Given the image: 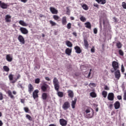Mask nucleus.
Returning <instances> with one entry per match:
<instances>
[{
    "instance_id": "nucleus-1",
    "label": "nucleus",
    "mask_w": 126,
    "mask_h": 126,
    "mask_svg": "<svg viewBox=\"0 0 126 126\" xmlns=\"http://www.w3.org/2000/svg\"><path fill=\"white\" fill-rule=\"evenodd\" d=\"M84 114L87 119H91L94 116V110L90 108H88L86 109Z\"/></svg>"
},
{
    "instance_id": "nucleus-2",
    "label": "nucleus",
    "mask_w": 126,
    "mask_h": 126,
    "mask_svg": "<svg viewBox=\"0 0 126 126\" xmlns=\"http://www.w3.org/2000/svg\"><path fill=\"white\" fill-rule=\"evenodd\" d=\"M112 66L113 68L110 69L111 72L114 73L116 70H118L119 68V63L116 61H113L112 63Z\"/></svg>"
},
{
    "instance_id": "nucleus-3",
    "label": "nucleus",
    "mask_w": 126,
    "mask_h": 126,
    "mask_svg": "<svg viewBox=\"0 0 126 126\" xmlns=\"http://www.w3.org/2000/svg\"><path fill=\"white\" fill-rule=\"evenodd\" d=\"M53 84L54 85L55 89L56 91H59L60 89V84L59 82V80L55 77L53 79Z\"/></svg>"
},
{
    "instance_id": "nucleus-4",
    "label": "nucleus",
    "mask_w": 126,
    "mask_h": 126,
    "mask_svg": "<svg viewBox=\"0 0 126 126\" xmlns=\"http://www.w3.org/2000/svg\"><path fill=\"white\" fill-rule=\"evenodd\" d=\"M41 89L42 92H47L48 89H50V86L47 84H43L41 87Z\"/></svg>"
},
{
    "instance_id": "nucleus-5",
    "label": "nucleus",
    "mask_w": 126,
    "mask_h": 126,
    "mask_svg": "<svg viewBox=\"0 0 126 126\" xmlns=\"http://www.w3.org/2000/svg\"><path fill=\"white\" fill-rule=\"evenodd\" d=\"M62 107L63 110H67V109L70 107V104L68 101H65Z\"/></svg>"
},
{
    "instance_id": "nucleus-6",
    "label": "nucleus",
    "mask_w": 126,
    "mask_h": 126,
    "mask_svg": "<svg viewBox=\"0 0 126 126\" xmlns=\"http://www.w3.org/2000/svg\"><path fill=\"white\" fill-rule=\"evenodd\" d=\"M0 7L2 8V9H6L8 7L7 4L2 2V1L0 0Z\"/></svg>"
},
{
    "instance_id": "nucleus-7",
    "label": "nucleus",
    "mask_w": 126,
    "mask_h": 126,
    "mask_svg": "<svg viewBox=\"0 0 126 126\" xmlns=\"http://www.w3.org/2000/svg\"><path fill=\"white\" fill-rule=\"evenodd\" d=\"M18 40L23 45H24V44H25V39H24V37H23V36L19 35L18 37Z\"/></svg>"
},
{
    "instance_id": "nucleus-8",
    "label": "nucleus",
    "mask_w": 126,
    "mask_h": 126,
    "mask_svg": "<svg viewBox=\"0 0 126 126\" xmlns=\"http://www.w3.org/2000/svg\"><path fill=\"white\" fill-rule=\"evenodd\" d=\"M60 124L62 126H66L67 121L63 119H60Z\"/></svg>"
},
{
    "instance_id": "nucleus-9",
    "label": "nucleus",
    "mask_w": 126,
    "mask_h": 126,
    "mask_svg": "<svg viewBox=\"0 0 126 126\" xmlns=\"http://www.w3.org/2000/svg\"><path fill=\"white\" fill-rule=\"evenodd\" d=\"M20 31L21 32V33H22V34H24V35H26L29 33L28 30H27L26 28L23 27L20 28Z\"/></svg>"
},
{
    "instance_id": "nucleus-10",
    "label": "nucleus",
    "mask_w": 126,
    "mask_h": 126,
    "mask_svg": "<svg viewBox=\"0 0 126 126\" xmlns=\"http://www.w3.org/2000/svg\"><path fill=\"white\" fill-rule=\"evenodd\" d=\"M114 93H110L108 94L107 99L109 100V101H114Z\"/></svg>"
},
{
    "instance_id": "nucleus-11",
    "label": "nucleus",
    "mask_w": 126,
    "mask_h": 126,
    "mask_svg": "<svg viewBox=\"0 0 126 126\" xmlns=\"http://www.w3.org/2000/svg\"><path fill=\"white\" fill-rule=\"evenodd\" d=\"M38 93H39V90H35L32 93V97L33 99H36V98H38L39 95H38Z\"/></svg>"
},
{
    "instance_id": "nucleus-12",
    "label": "nucleus",
    "mask_w": 126,
    "mask_h": 126,
    "mask_svg": "<svg viewBox=\"0 0 126 126\" xmlns=\"http://www.w3.org/2000/svg\"><path fill=\"white\" fill-rule=\"evenodd\" d=\"M28 91L29 93L31 94V93H32L33 91H34V87H33V85L31 84H29L28 86Z\"/></svg>"
},
{
    "instance_id": "nucleus-13",
    "label": "nucleus",
    "mask_w": 126,
    "mask_h": 126,
    "mask_svg": "<svg viewBox=\"0 0 126 126\" xmlns=\"http://www.w3.org/2000/svg\"><path fill=\"white\" fill-rule=\"evenodd\" d=\"M50 10L52 14H58V11L55 7H50Z\"/></svg>"
},
{
    "instance_id": "nucleus-14",
    "label": "nucleus",
    "mask_w": 126,
    "mask_h": 126,
    "mask_svg": "<svg viewBox=\"0 0 126 126\" xmlns=\"http://www.w3.org/2000/svg\"><path fill=\"white\" fill-rule=\"evenodd\" d=\"M115 78H117V79H120L121 77V72L120 71V70H117L115 72Z\"/></svg>"
},
{
    "instance_id": "nucleus-15",
    "label": "nucleus",
    "mask_w": 126,
    "mask_h": 126,
    "mask_svg": "<svg viewBox=\"0 0 126 126\" xmlns=\"http://www.w3.org/2000/svg\"><path fill=\"white\" fill-rule=\"evenodd\" d=\"M5 22L7 23H9L11 22V16L9 15H6L5 17Z\"/></svg>"
},
{
    "instance_id": "nucleus-16",
    "label": "nucleus",
    "mask_w": 126,
    "mask_h": 126,
    "mask_svg": "<svg viewBox=\"0 0 126 126\" xmlns=\"http://www.w3.org/2000/svg\"><path fill=\"white\" fill-rule=\"evenodd\" d=\"M114 105L115 110H118V109H120V108H121V103H120V101H116Z\"/></svg>"
},
{
    "instance_id": "nucleus-17",
    "label": "nucleus",
    "mask_w": 126,
    "mask_h": 126,
    "mask_svg": "<svg viewBox=\"0 0 126 126\" xmlns=\"http://www.w3.org/2000/svg\"><path fill=\"white\" fill-rule=\"evenodd\" d=\"M74 50L75 51V53L77 54H81L82 52V50L80 48V47L78 46H76L74 47Z\"/></svg>"
},
{
    "instance_id": "nucleus-18",
    "label": "nucleus",
    "mask_w": 126,
    "mask_h": 126,
    "mask_svg": "<svg viewBox=\"0 0 126 126\" xmlns=\"http://www.w3.org/2000/svg\"><path fill=\"white\" fill-rule=\"evenodd\" d=\"M77 101V98L76 97H75L74 98L73 100H72L71 106L72 108V109H74L75 108V105L76 104V102Z\"/></svg>"
},
{
    "instance_id": "nucleus-19",
    "label": "nucleus",
    "mask_w": 126,
    "mask_h": 126,
    "mask_svg": "<svg viewBox=\"0 0 126 126\" xmlns=\"http://www.w3.org/2000/svg\"><path fill=\"white\" fill-rule=\"evenodd\" d=\"M68 93V96L69 97V98H73L74 96V94L73 93V92L71 90H68L67 91Z\"/></svg>"
},
{
    "instance_id": "nucleus-20",
    "label": "nucleus",
    "mask_w": 126,
    "mask_h": 126,
    "mask_svg": "<svg viewBox=\"0 0 126 126\" xmlns=\"http://www.w3.org/2000/svg\"><path fill=\"white\" fill-rule=\"evenodd\" d=\"M62 23L63 25H66L67 23V21H66V16H63L62 19Z\"/></svg>"
},
{
    "instance_id": "nucleus-21",
    "label": "nucleus",
    "mask_w": 126,
    "mask_h": 126,
    "mask_svg": "<svg viewBox=\"0 0 126 126\" xmlns=\"http://www.w3.org/2000/svg\"><path fill=\"white\" fill-rule=\"evenodd\" d=\"M53 18L54 19V20L57 21V22H59V21H61V17L57 15H54L53 16Z\"/></svg>"
},
{
    "instance_id": "nucleus-22",
    "label": "nucleus",
    "mask_w": 126,
    "mask_h": 126,
    "mask_svg": "<svg viewBox=\"0 0 126 126\" xmlns=\"http://www.w3.org/2000/svg\"><path fill=\"white\" fill-rule=\"evenodd\" d=\"M6 60L9 63L12 62V57H10V54H8L6 56Z\"/></svg>"
},
{
    "instance_id": "nucleus-23",
    "label": "nucleus",
    "mask_w": 126,
    "mask_h": 126,
    "mask_svg": "<svg viewBox=\"0 0 126 126\" xmlns=\"http://www.w3.org/2000/svg\"><path fill=\"white\" fill-rule=\"evenodd\" d=\"M41 97L43 100H47V98H48V94L46 93H43Z\"/></svg>"
},
{
    "instance_id": "nucleus-24",
    "label": "nucleus",
    "mask_w": 126,
    "mask_h": 126,
    "mask_svg": "<svg viewBox=\"0 0 126 126\" xmlns=\"http://www.w3.org/2000/svg\"><path fill=\"white\" fill-rule=\"evenodd\" d=\"M71 49H69V48H66L65 51V53L66 55H67L68 56H70L71 54Z\"/></svg>"
},
{
    "instance_id": "nucleus-25",
    "label": "nucleus",
    "mask_w": 126,
    "mask_h": 126,
    "mask_svg": "<svg viewBox=\"0 0 126 126\" xmlns=\"http://www.w3.org/2000/svg\"><path fill=\"white\" fill-rule=\"evenodd\" d=\"M97 1V3L99 4H105L106 3V0H95Z\"/></svg>"
},
{
    "instance_id": "nucleus-26",
    "label": "nucleus",
    "mask_w": 126,
    "mask_h": 126,
    "mask_svg": "<svg viewBox=\"0 0 126 126\" xmlns=\"http://www.w3.org/2000/svg\"><path fill=\"white\" fill-rule=\"evenodd\" d=\"M16 78L15 79V80L12 81V83H15L18 79H20V77H21V75L19 74H17L16 75Z\"/></svg>"
},
{
    "instance_id": "nucleus-27",
    "label": "nucleus",
    "mask_w": 126,
    "mask_h": 126,
    "mask_svg": "<svg viewBox=\"0 0 126 126\" xmlns=\"http://www.w3.org/2000/svg\"><path fill=\"white\" fill-rule=\"evenodd\" d=\"M85 27L88 29H91V24L89 22L85 23Z\"/></svg>"
},
{
    "instance_id": "nucleus-28",
    "label": "nucleus",
    "mask_w": 126,
    "mask_h": 126,
    "mask_svg": "<svg viewBox=\"0 0 126 126\" xmlns=\"http://www.w3.org/2000/svg\"><path fill=\"white\" fill-rule=\"evenodd\" d=\"M19 24H20V25H22V26H24V27L28 26V24H27L26 23H25V22L22 20H20L19 22Z\"/></svg>"
},
{
    "instance_id": "nucleus-29",
    "label": "nucleus",
    "mask_w": 126,
    "mask_h": 126,
    "mask_svg": "<svg viewBox=\"0 0 126 126\" xmlns=\"http://www.w3.org/2000/svg\"><path fill=\"white\" fill-rule=\"evenodd\" d=\"M84 46L86 49H88L89 47V44H88V41H87V39H85L84 40Z\"/></svg>"
},
{
    "instance_id": "nucleus-30",
    "label": "nucleus",
    "mask_w": 126,
    "mask_h": 126,
    "mask_svg": "<svg viewBox=\"0 0 126 126\" xmlns=\"http://www.w3.org/2000/svg\"><path fill=\"white\" fill-rule=\"evenodd\" d=\"M8 96L11 98V99H14V96L12 95V93H11V91H8L7 92Z\"/></svg>"
},
{
    "instance_id": "nucleus-31",
    "label": "nucleus",
    "mask_w": 126,
    "mask_h": 126,
    "mask_svg": "<svg viewBox=\"0 0 126 126\" xmlns=\"http://www.w3.org/2000/svg\"><path fill=\"white\" fill-rule=\"evenodd\" d=\"M65 44L66 46H67V47H69V48H71V47H72V43L68 40L66 41Z\"/></svg>"
},
{
    "instance_id": "nucleus-32",
    "label": "nucleus",
    "mask_w": 126,
    "mask_h": 126,
    "mask_svg": "<svg viewBox=\"0 0 126 126\" xmlns=\"http://www.w3.org/2000/svg\"><path fill=\"white\" fill-rule=\"evenodd\" d=\"M57 94L59 96V97H60V98H63V93L62 92H57Z\"/></svg>"
},
{
    "instance_id": "nucleus-33",
    "label": "nucleus",
    "mask_w": 126,
    "mask_h": 126,
    "mask_svg": "<svg viewBox=\"0 0 126 126\" xmlns=\"http://www.w3.org/2000/svg\"><path fill=\"white\" fill-rule=\"evenodd\" d=\"M82 7L85 10H88V9L89 8L88 7V6L86 4H84L82 5Z\"/></svg>"
},
{
    "instance_id": "nucleus-34",
    "label": "nucleus",
    "mask_w": 126,
    "mask_h": 126,
    "mask_svg": "<svg viewBox=\"0 0 126 126\" xmlns=\"http://www.w3.org/2000/svg\"><path fill=\"white\" fill-rule=\"evenodd\" d=\"M3 69H4V71H6V72H8V71H9V68L6 65L3 66Z\"/></svg>"
},
{
    "instance_id": "nucleus-35",
    "label": "nucleus",
    "mask_w": 126,
    "mask_h": 126,
    "mask_svg": "<svg viewBox=\"0 0 126 126\" xmlns=\"http://www.w3.org/2000/svg\"><path fill=\"white\" fill-rule=\"evenodd\" d=\"M90 96L92 97V98H96V97H97V94L94 92H92L90 93Z\"/></svg>"
},
{
    "instance_id": "nucleus-36",
    "label": "nucleus",
    "mask_w": 126,
    "mask_h": 126,
    "mask_svg": "<svg viewBox=\"0 0 126 126\" xmlns=\"http://www.w3.org/2000/svg\"><path fill=\"white\" fill-rule=\"evenodd\" d=\"M107 94H108V93L105 91H103L102 92V95L104 97V98H106V97H107Z\"/></svg>"
},
{
    "instance_id": "nucleus-37",
    "label": "nucleus",
    "mask_w": 126,
    "mask_h": 126,
    "mask_svg": "<svg viewBox=\"0 0 126 126\" xmlns=\"http://www.w3.org/2000/svg\"><path fill=\"white\" fill-rule=\"evenodd\" d=\"M80 20H81L82 22H85V21H86V18L85 17L82 16L80 18Z\"/></svg>"
},
{
    "instance_id": "nucleus-38",
    "label": "nucleus",
    "mask_w": 126,
    "mask_h": 126,
    "mask_svg": "<svg viewBox=\"0 0 126 126\" xmlns=\"http://www.w3.org/2000/svg\"><path fill=\"white\" fill-rule=\"evenodd\" d=\"M50 22V24H51V26H56V25H57V23H56V22L52 21V20H50L49 21Z\"/></svg>"
},
{
    "instance_id": "nucleus-39",
    "label": "nucleus",
    "mask_w": 126,
    "mask_h": 126,
    "mask_svg": "<svg viewBox=\"0 0 126 126\" xmlns=\"http://www.w3.org/2000/svg\"><path fill=\"white\" fill-rule=\"evenodd\" d=\"M8 77L10 81H12L13 80V75H12V74H10Z\"/></svg>"
},
{
    "instance_id": "nucleus-40",
    "label": "nucleus",
    "mask_w": 126,
    "mask_h": 126,
    "mask_svg": "<svg viewBox=\"0 0 126 126\" xmlns=\"http://www.w3.org/2000/svg\"><path fill=\"white\" fill-rule=\"evenodd\" d=\"M40 79L39 78L35 79L34 80V83H35V84H39V83H40Z\"/></svg>"
},
{
    "instance_id": "nucleus-41",
    "label": "nucleus",
    "mask_w": 126,
    "mask_h": 126,
    "mask_svg": "<svg viewBox=\"0 0 126 126\" xmlns=\"http://www.w3.org/2000/svg\"><path fill=\"white\" fill-rule=\"evenodd\" d=\"M116 46L118 49H121L122 48V43L119 42L116 44Z\"/></svg>"
},
{
    "instance_id": "nucleus-42",
    "label": "nucleus",
    "mask_w": 126,
    "mask_h": 126,
    "mask_svg": "<svg viewBox=\"0 0 126 126\" xmlns=\"http://www.w3.org/2000/svg\"><path fill=\"white\" fill-rule=\"evenodd\" d=\"M26 118H27V119H28V120H29L31 122H32V117H31L30 115H29V114H27L26 116Z\"/></svg>"
},
{
    "instance_id": "nucleus-43",
    "label": "nucleus",
    "mask_w": 126,
    "mask_h": 126,
    "mask_svg": "<svg viewBox=\"0 0 126 126\" xmlns=\"http://www.w3.org/2000/svg\"><path fill=\"white\" fill-rule=\"evenodd\" d=\"M122 7L124 9H126V2H122Z\"/></svg>"
},
{
    "instance_id": "nucleus-44",
    "label": "nucleus",
    "mask_w": 126,
    "mask_h": 126,
    "mask_svg": "<svg viewBox=\"0 0 126 126\" xmlns=\"http://www.w3.org/2000/svg\"><path fill=\"white\" fill-rule=\"evenodd\" d=\"M119 54L120 55V56H124V51L121 49H120L119 50Z\"/></svg>"
},
{
    "instance_id": "nucleus-45",
    "label": "nucleus",
    "mask_w": 126,
    "mask_h": 126,
    "mask_svg": "<svg viewBox=\"0 0 126 126\" xmlns=\"http://www.w3.org/2000/svg\"><path fill=\"white\" fill-rule=\"evenodd\" d=\"M67 29H70L71 28V23H69L67 24Z\"/></svg>"
},
{
    "instance_id": "nucleus-46",
    "label": "nucleus",
    "mask_w": 126,
    "mask_h": 126,
    "mask_svg": "<svg viewBox=\"0 0 126 126\" xmlns=\"http://www.w3.org/2000/svg\"><path fill=\"white\" fill-rule=\"evenodd\" d=\"M91 71H92V69H90L88 75L87 76H86L87 78H89L90 77V76L91 75Z\"/></svg>"
},
{
    "instance_id": "nucleus-47",
    "label": "nucleus",
    "mask_w": 126,
    "mask_h": 126,
    "mask_svg": "<svg viewBox=\"0 0 126 126\" xmlns=\"http://www.w3.org/2000/svg\"><path fill=\"white\" fill-rule=\"evenodd\" d=\"M24 110L26 113L29 112V108L28 107H24Z\"/></svg>"
},
{
    "instance_id": "nucleus-48",
    "label": "nucleus",
    "mask_w": 126,
    "mask_h": 126,
    "mask_svg": "<svg viewBox=\"0 0 126 126\" xmlns=\"http://www.w3.org/2000/svg\"><path fill=\"white\" fill-rule=\"evenodd\" d=\"M121 71L122 72H125V67H124V64L121 65Z\"/></svg>"
},
{
    "instance_id": "nucleus-49",
    "label": "nucleus",
    "mask_w": 126,
    "mask_h": 126,
    "mask_svg": "<svg viewBox=\"0 0 126 126\" xmlns=\"http://www.w3.org/2000/svg\"><path fill=\"white\" fill-rule=\"evenodd\" d=\"M104 90L108 91L110 90V89L109 88V87L107 85H105L104 87Z\"/></svg>"
},
{
    "instance_id": "nucleus-50",
    "label": "nucleus",
    "mask_w": 126,
    "mask_h": 126,
    "mask_svg": "<svg viewBox=\"0 0 126 126\" xmlns=\"http://www.w3.org/2000/svg\"><path fill=\"white\" fill-rule=\"evenodd\" d=\"M94 34H97L98 33V30H97V28H94Z\"/></svg>"
},
{
    "instance_id": "nucleus-51",
    "label": "nucleus",
    "mask_w": 126,
    "mask_h": 126,
    "mask_svg": "<svg viewBox=\"0 0 126 126\" xmlns=\"http://www.w3.org/2000/svg\"><path fill=\"white\" fill-rule=\"evenodd\" d=\"M0 100H3V95L1 93H0Z\"/></svg>"
},
{
    "instance_id": "nucleus-52",
    "label": "nucleus",
    "mask_w": 126,
    "mask_h": 126,
    "mask_svg": "<svg viewBox=\"0 0 126 126\" xmlns=\"http://www.w3.org/2000/svg\"><path fill=\"white\" fill-rule=\"evenodd\" d=\"M91 52L92 53H95V48L93 47V48L91 49Z\"/></svg>"
},
{
    "instance_id": "nucleus-53",
    "label": "nucleus",
    "mask_w": 126,
    "mask_h": 126,
    "mask_svg": "<svg viewBox=\"0 0 126 126\" xmlns=\"http://www.w3.org/2000/svg\"><path fill=\"white\" fill-rule=\"evenodd\" d=\"M94 7H97V8H99V4H98L97 3H94Z\"/></svg>"
},
{
    "instance_id": "nucleus-54",
    "label": "nucleus",
    "mask_w": 126,
    "mask_h": 126,
    "mask_svg": "<svg viewBox=\"0 0 126 126\" xmlns=\"http://www.w3.org/2000/svg\"><path fill=\"white\" fill-rule=\"evenodd\" d=\"M124 100L126 101V91H125L124 95Z\"/></svg>"
},
{
    "instance_id": "nucleus-55",
    "label": "nucleus",
    "mask_w": 126,
    "mask_h": 126,
    "mask_svg": "<svg viewBox=\"0 0 126 126\" xmlns=\"http://www.w3.org/2000/svg\"><path fill=\"white\" fill-rule=\"evenodd\" d=\"M117 99H118V100H122V96L118 95L117 96Z\"/></svg>"
},
{
    "instance_id": "nucleus-56",
    "label": "nucleus",
    "mask_w": 126,
    "mask_h": 126,
    "mask_svg": "<svg viewBox=\"0 0 126 126\" xmlns=\"http://www.w3.org/2000/svg\"><path fill=\"white\" fill-rule=\"evenodd\" d=\"M109 108L110 109V110H112V108H113V104H109Z\"/></svg>"
},
{
    "instance_id": "nucleus-57",
    "label": "nucleus",
    "mask_w": 126,
    "mask_h": 126,
    "mask_svg": "<svg viewBox=\"0 0 126 126\" xmlns=\"http://www.w3.org/2000/svg\"><path fill=\"white\" fill-rule=\"evenodd\" d=\"M72 34L74 36H75V37H77V33L76 32H73Z\"/></svg>"
},
{
    "instance_id": "nucleus-58",
    "label": "nucleus",
    "mask_w": 126,
    "mask_h": 126,
    "mask_svg": "<svg viewBox=\"0 0 126 126\" xmlns=\"http://www.w3.org/2000/svg\"><path fill=\"white\" fill-rule=\"evenodd\" d=\"M45 79H46V80H47V81H50V80H51V79H50V78L48 77H46L45 78Z\"/></svg>"
},
{
    "instance_id": "nucleus-59",
    "label": "nucleus",
    "mask_w": 126,
    "mask_h": 126,
    "mask_svg": "<svg viewBox=\"0 0 126 126\" xmlns=\"http://www.w3.org/2000/svg\"><path fill=\"white\" fill-rule=\"evenodd\" d=\"M66 13H69V12H70V11L69 10V9L68 8V7L66 8Z\"/></svg>"
},
{
    "instance_id": "nucleus-60",
    "label": "nucleus",
    "mask_w": 126,
    "mask_h": 126,
    "mask_svg": "<svg viewBox=\"0 0 126 126\" xmlns=\"http://www.w3.org/2000/svg\"><path fill=\"white\" fill-rule=\"evenodd\" d=\"M21 1H22V2H24V3H25V2H27V0H21Z\"/></svg>"
},
{
    "instance_id": "nucleus-61",
    "label": "nucleus",
    "mask_w": 126,
    "mask_h": 126,
    "mask_svg": "<svg viewBox=\"0 0 126 126\" xmlns=\"http://www.w3.org/2000/svg\"><path fill=\"white\" fill-rule=\"evenodd\" d=\"M2 125H3V123H2V121L0 120V126H2Z\"/></svg>"
},
{
    "instance_id": "nucleus-62",
    "label": "nucleus",
    "mask_w": 126,
    "mask_h": 126,
    "mask_svg": "<svg viewBox=\"0 0 126 126\" xmlns=\"http://www.w3.org/2000/svg\"><path fill=\"white\" fill-rule=\"evenodd\" d=\"M122 88L123 89V90H125V84H122Z\"/></svg>"
},
{
    "instance_id": "nucleus-63",
    "label": "nucleus",
    "mask_w": 126,
    "mask_h": 126,
    "mask_svg": "<svg viewBox=\"0 0 126 126\" xmlns=\"http://www.w3.org/2000/svg\"><path fill=\"white\" fill-rule=\"evenodd\" d=\"M21 103H22L23 104L24 103L25 100L24 99H21Z\"/></svg>"
},
{
    "instance_id": "nucleus-64",
    "label": "nucleus",
    "mask_w": 126,
    "mask_h": 126,
    "mask_svg": "<svg viewBox=\"0 0 126 126\" xmlns=\"http://www.w3.org/2000/svg\"><path fill=\"white\" fill-rule=\"evenodd\" d=\"M48 126H57V125L55 124H50Z\"/></svg>"
}]
</instances>
